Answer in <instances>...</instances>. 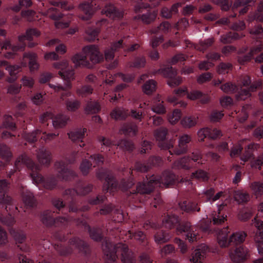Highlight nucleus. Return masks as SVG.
Wrapping results in <instances>:
<instances>
[{"instance_id": "0e129e2a", "label": "nucleus", "mask_w": 263, "mask_h": 263, "mask_svg": "<svg viewBox=\"0 0 263 263\" xmlns=\"http://www.w3.org/2000/svg\"><path fill=\"white\" fill-rule=\"evenodd\" d=\"M22 85L14 84L10 85L8 87L7 92L11 95L18 93L21 89Z\"/></svg>"}, {"instance_id": "338daca9", "label": "nucleus", "mask_w": 263, "mask_h": 263, "mask_svg": "<svg viewBox=\"0 0 263 263\" xmlns=\"http://www.w3.org/2000/svg\"><path fill=\"white\" fill-rule=\"evenodd\" d=\"M98 33L99 31L97 30L89 29L86 32V38L89 41H92L95 40Z\"/></svg>"}, {"instance_id": "c85d7f7f", "label": "nucleus", "mask_w": 263, "mask_h": 263, "mask_svg": "<svg viewBox=\"0 0 263 263\" xmlns=\"http://www.w3.org/2000/svg\"><path fill=\"white\" fill-rule=\"evenodd\" d=\"M0 128L1 129L6 128L13 131L15 129V124L12 117L9 115L5 116L3 124Z\"/></svg>"}, {"instance_id": "37998d69", "label": "nucleus", "mask_w": 263, "mask_h": 263, "mask_svg": "<svg viewBox=\"0 0 263 263\" xmlns=\"http://www.w3.org/2000/svg\"><path fill=\"white\" fill-rule=\"evenodd\" d=\"M236 86L231 82H227L222 84L220 88L224 92L227 93H233L236 89Z\"/></svg>"}, {"instance_id": "a211bd4d", "label": "nucleus", "mask_w": 263, "mask_h": 263, "mask_svg": "<svg viewBox=\"0 0 263 263\" xmlns=\"http://www.w3.org/2000/svg\"><path fill=\"white\" fill-rule=\"evenodd\" d=\"M261 85L260 81H258L253 84L249 87V90L241 88L240 91H238L236 95V98L238 100H245L250 96V91H253L257 88H259Z\"/></svg>"}, {"instance_id": "58836bf2", "label": "nucleus", "mask_w": 263, "mask_h": 263, "mask_svg": "<svg viewBox=\"0 0 263 263\" xmlns=\"http://www.w3.org/2000/svg\"><path fill=\"white\" fill-rule=\"evenodd\" d=\"M127 115L128 113L123 108H116L110 114L111 117L116 120L122 119Z\"/></svg>"}, {"instance_id": "5fc2aeb1", "label": "nucleus", "mask_w": 263, "mask_h": 263, "mask_svg": "<svg viewBox=\"0 0 263 263\" xmlns=\"http://www.w3.org/2000/svg\"><path fill=\"white\" fill-rule=\"evenodd\" d=\"M41 134V130H37L32 133L26 134L24 135V138L29 142H33L36 140V136L40 135Z\"/></svg>"}, {"instance_id": "ddd939ff", "label": "nucleus", "mask_w": 263, "mask_h": 263, "mask_svg": "<svg viewBox=\"0 0 263 263\" xmlns=\"http://www.w3.org/2000/svg\"><path fill=\"white\" fill-rule=\"evenodd\" d=\"M55 168L58 172V177L62 179L67 180L73 176V172L69 170L63 162H57Z\"/></svg>"}, {"instance_id": "1a4fd4ad", "label": "nucleus", "mask_w": 263, "mask_h": 263, "mask_svg": "<svg viewBox=\"0 0 263 263\" xmlns=\"http://www.w3.org/2000/svg\"><path fill=\"white\" fill-rule=\"evenodd\" d=\"M201 159V154L199 151H195L192 153V158L190 159L189 158H183L181 160L176 161L175 163V165L178 168H188L191 166V161L193 160L194 162H198Z\"/></svg>"}, {"instance_id": "052dcab7", "label": "nucleus", "mask_w": 263, "mask_h": 263, "mask_svg": "<svg viewBox=\"0 0 263 263\" xmlns=\"http://www.w3.org/2000/svg\"><path fill=\"white\" fill-rule=\"evenodd\" d=\"M212 78V74L211 73H203L198 77L197 81L199 84H203L210 81Z\"/></svg>"}, {"instance_id": "39448f33", "label": "nucleus", "mask_w": 263, "mask_h": 263, "mask_svg": "<svg viewBox=\"0 0 263 263\" xmlns=\"http://www.w3.org/2000/svg\"><path fill=\"white\" fill-rule=\"evenodd\" d=\"M229 258L234 263H243L250 257L249 249L241 246L230 250Z\"/></svg>"}, {"instance_id": "603ef678", "label": "nucleus", "mask_w": 263, "mask_h": 263, "mask_svg": "<svg viewBox=\"0 0 263 263\" xmlns=\"http://www.w3.org/2000/svg\"><path fill=\"white\" fill-rule=\"evenodd\" d=\"M50 17L54 20H56L57 21L55 22V26L58 29H62L67 28L69 26V23L68 22H62L61 21H58L59 18L62 17V15H59L58 16L55 15H50Z\"/></svg>"}, {"instance_id": "79ce46f5", "label": "nucleus", "mask_w": 263, "mask_h": 263, "mask_svg": "<svg viewBox=\"0 0 263 263\" xmlns=\"http://www.w3.org/2000/svg\"><path fill=\"white\" fill-rule=\"evenodd\" d=\"M242 36V34L239 35L238 33H229L226 35L221 36L220 40L223 43H230L233 39L236 40Z\"/></svg>"}, {"instance_id": "6e6d98bb", "label": "nucleus", "mask_w": 263, "mask_h": 263, "mask_svg": "<svg viewBox=\"0 0 263 263\" xmlns=\"http://www.w3.org/2000/svg\"><path fill=\"white\" fill-rule=\"evenodd\" d=\"M22 67L21 65L20 66L17 65H9L6 67V70L8 71L11 76H14L21 71Z\"/></svg>"}, {"instance_id": "b1692460", "label": "nucleus", "mask_w": 263, "mask_h": 263, "mask_svg": "<svg viewBox=\"0 0 263 263\" xmlns=\"http://www.w3.org/2000/svg\"><path fill=\"white\" fill-rule=\"evenodd\" d=\"M69 120V118L65 115H57L53 116L52 125L55 128H60L64 127Z\"/></svg>"}, {"instance_id": "f8f14e48", "label": "nucleus", "mask_w": 263, "mask_h": 263, "mask_svg": "<svg viewBox=\"0 0 263 263\" xmlns=\"http://www.w3.org/2000/svg\"><path fill=\"white\" fill-rule=\"evenodd\" d=\"M163 74L169 78L167 84L170 87H175L179 85L182 82V79L180 77L176 78L177 74L176 70L172 69V68H167L163 71Z\"/></svg>"}, {"instance_id": "412c9836", "label": "nucleus", "mask_w": 263, "mask_h": 263, "mask_svg": "<svg viewBox=\"0 0 263 263\" xmlns=\"http://www.w3.org/2000/svg\"><path fill=\"white\" fill-rule=\"evenodd\" d=\"M167 134V129L165 128H161L157 130L155 134V136L157 140L159 141V146L162 148H170L173 146L172 144L164 145L163 141L165 139Z\"/></svg>"}, {"instance_id": "09e8293b", "label": "nucleus", "mask_w": 263, "mask_h": 263, "mask_svg": "<svg viewBox=\"0 0 263 263\" xmlns=\"http://www.w3.org/2000/svg\"><path fill=\"white\" fill-rule=\"evenodd\" d=\"M170 239V237L168 235L164 234L163 232L160 231L157 233L155 235V240L157 243H163Z\"/></svg>"}, {"instance_id": "e2e57ef3", "label": "nucleus", "mask_w": 263, "mask_h": 263, "mask_svg": "<svg viewBox=\"0 0 263 263\" xmlns=\"http://www.w3.org/2000/svg\"><path fill=\"white\" fill-rule=\"evenodd\" d=\"M91 166V164L87 160H83L80 167L82 173L84 175L87 174Z\"/></svg>"}, {"instance_id": "bb28decb", "label": "nucleus", "mask_w": 263, "mask_h": 263, "mask_svg": "<svg viewBox=\"0 0 263 263\" xmlns=\"http://www.w3.org/2000/svg\"><path fill=\"white\" fill-rule=\"evenodd\" d=\"M151 108L153 111L158 114H163L166 112L163 101H161L159 96H157L153 100Z\"/></svg>"}, {"instance_id": "774afa93", "label": "nucleus", "mask_w": 263, "mask_h": 263, "mask_svg": "<svg viewBox=\"0 0 263 263\" xmlns=\"http://www.w3.org/2000/svg\"><path fill=\"white\" fill-rule=\"evenodd\" d=\"M202 93L198 90H192L187 93V98L191 100H195L202 97Z\"/></svg>"}, {"instance_id": "13d9d810", "label": "nucleus", "mask_w": 263, "mask_h": 263, "mask_svg": "<svg viewBox=\"0 0 263 263\" xmlns=\"http://www.w3.org/2000/svg\"><path fill=\"white\" fill-rule=\"evenodd\" d=\"M23 201L25 205L32 207L35 204V200L32 193H28L23 196Z\"/></svg>"}, {"instance_id": "f704fd0d", "label": "nucleus", "mask_w": 263, "mask_h": 263, "mask_svg": "<svg viewBox=\"0 0 263 263\" xmlns=\"http://www.w3.org/2000/svg\"><path fill=\"white\" fill-rule=\"evenodd\" d=\"M80 8L86 15V16H82L81 17L82 19L84 20L88 19V18L92 15L94 12L92 6L89 3L82 4L80 5Z\"/></svg>"}, {"instance_id": "69168bd1", "label": "nucleus", "mask_w": 263, "mask_h": 263, "mask_svg": "<svg viewBox=\"0 0 263 263\" xmlns=\"http://www.w3.org/2000/svg\"><path fill=\"white\" fill-rule=\"evenodd\" d=\"M45 95V93L42 94L40 92L36 93L31 98L32 102L35 105H40L42 104L44 100V96Z\"/></svg>"}, {"instance_id": "f3484780", "label": "nucleus", "mask_w": 263, "mask_h": 263, "mask_svg": "<svg viewBox=\"0 0 263 263\" xmlns=\"http://www.w3.org/2000/svg\"><path fill=\"white\" fill-rule=\"evenodd\" d=\"M191 137L186 134H184L180 137L178 140V145L175 150V153L177 155L181 154L185 152L187 149V144L191 141Z\"/></svg>"}, {"instance_id": "9b49d317", "label": "nucleus", "mask_w": 263, "mask_h": 263, "mask_svg": "<svg viewBox=\"0 0 263 263\" xmlns=\"http://www.w3.org/2000/svg\"><path fill=\"white\" fill-rule=\"evenodd\" d=\"M9 189V183L5 179L0 180V203L4 204H10L12 198L7 194Z\"/></svg>"}, {"instance_id": "aec40b11", "label": "nucleus", "mask_w": 263, "mask_h": 263, "mask_svg": "<svg viewBox=\"0 0 263 263\" xmlns=\"http://www.w3.org/2000/svg\"><path fill=\"white\" fill-rule=\"evenodd\" d=\"M252 223L257 229L254 238L255 242H262L263 241V221L255 217L252 220Z\"/></svg>"}, {"instance_id": "49530a36", "label": "nucleus", "mask_w": 263, "mask_h": 263, "mask_svg": "<svg viewBox=\"0 0 263 263\" xmlns=\"http://www.w3.org/2000/svg\"><path fill=\"white\" fill-rule=\"evenodd\" d=\"M31 176L33 181L36 184L43 183V185L47 189H51L53 187V186L48 185L47 183L44 182V178L40 174L31 173Z\"/></svg>"}, {"instance_id": "ea45409f", "label": "nucleus", "mask_w": 263, "mask_h": 263, "mask_svg": "<svg viewBox=\"0 0 263 263\" xmlns=\"http://www.w3.org/2000/svg\"><path fill=\"white\" fill-rule=\"evenodd\" d=\"M103 12L107 16L115 18L118 17L119 13L117 11L114 6L112 5H109L106 6L103 10Z\"/></svg>"}, {"instance_id": "dca6fc26", "label": "nucleus", "mask_w": 263, "mask_h": 263, "mask_svg": "<svg viewBox=\"0 0 263 263\" xmlns=\"http://www.w3.org/2000/svg\"><path fill=\"white\" fill-rule=\"evenodd\" d=\"M87 129L85 128H80L71 130L68 133L69 138L73 142H83L85 134Z\"/></svg>"}, {"instance_id": "3c124183", "label": "nucleus", "mask_w": 263, "mask_h": 263, "mask_svg": "<svg viewBox=\"0 0 263 263\" xmlns=\"http://www.w3.org/2000/svg\"><path fill=\"white\" fill-rule=\"evenodd\" d=\"M157 15L155 12L152 13L147 12L143 14L141 16L142 21L145 24H149L155 20Z\"/></svg>"}, {"instance_id": "4d7b16f0", "label": "nucleus", "mask_w": 263, "mask_h": 263, "mask_svg": "<svg viewBox=\"0 0 263 263\" xmlns=\"http://www.w3.org/2000/svg\"><path fill=\"white\" fill-rule=\"evenodd\" d=\"M22 16L28 21L35 20V13L34 11L27 10L21 12Z\"/></svg>"}, {"instance_id": "c03bdc74", "label": "nucleus", "mask_w": 263, "mask_h": 263, "mask_svg": "<svg viewBox=\"0 0 263 263\" xmlns=\"http://www.w3.org/2000/svg\"><path fill=\"white\" fill-rule=\"evenodd\" d=\"M250 187L256 196L263 194V183L255 182L251 184Z\"/></svg>"}, {"instance_id": "f03ea898", "label": "nucleus", "mask_w": 263, "mask_h": 263, "mask_svg": "<svg viewBox=\"0 0 263 263\" xmlns=\"http://www.w3.org/2000/svg\"><path fill=\"white\" fill-rule=\"evenodd\" d=\"M175 179V176L170 172H165L160 177L153 176L148 182L139 183L137 185V192L140 194L149 193L155 187L161 186L162 185L168 186L174 182Z\"/></svg>"}, {"instance_id": "5701e85b", "label": "nucleus", "mask_w": 263, "mask_h": 263, "mask_svg": "<svg viewBox=\"0 0 263 263\" xmlns=\"http://www.w3.org/2000/svg\"><path fill=\"white\" fill-rule=\"evenodd\" d=\"M229 232L227 229H223L218 234L217 242L219 246L221 248L227 247L230 242V239L228 240V233Z\"/></svg>"}, {"instance_id": "a19ab883", "label": "nucleus", "mask_w": 263, "mask_h": 263, "mask_svg": "<svg viewBox=\"0 0 263 263\" xmlns=\"http://www.w3.org/2000/svg\"><path fill=\"white\" fill-rule=\"evenodd\" d=\"M100 109V106L98 103H88L85 108V111L87 114H93L99 111Z\"/></svg>"}, {"instance_id": "2eb2a0df", "label": "nucleus", "mask_w": 263, "mask_h": 263, "mask_svg": "<svg viewBox=\"0 0 263 263\" xmlns=\"http://www.w3.org/2000/svg\"><path fill=\"white\" fill-rule=\"evenodd\" d=\"M36 157L39 163L42 165H48L51 160L50 152L44 147L39 149Z\"/></svg>"}, {"instance_id": "a878e982", "label": "nucleus", "mask_w": 263, "mask_h": 263, "mask_svg": "<svg viewBox=\"0 0 263 263\" xmlns=\"http://www.w3.org/2000/svg\"><path fill=\"white\" fill-rule=\"evenodd\" d=\"M40 35V32L35 29H30L26 31V35H22L18 36V41L20 44H25V40L30 41L34 37H37Z\"/></svg>"}, {"instance_id": "9d476101", "label": "nucleus", "mask_w": 263, "mask_h": 263, "mask_svg": "<svg viewBox=\"0 0 263 263\" xmlns=\"http://www.w3.org/2000/svg\"><path fill=\"white\" fill-rule=\"evenodd\" d=\"M199 138L203 140L204 138L208 137L211 139H216L221 136V132L215 128L205 127L200 129L197 133Z\"/></svg>"}, {"instance_id": "e433bc0d", "label": "nucleus", "mask_w": 263, "mask_h": 263, "mask_svg": "<svg viewBox=\"0 0 263 263\" xmlns=\"http://www.w3.org/2000/svg\"><path fill=\"white\" fill-rule=\"evenodd\" d=\"M234 198L239 203H241L247 202L250 199V196L246 192L238 191L235 193Z\"/></svg>"}, {"instance_id": "6e6552de", "label": "nucleus", "mask_w": 263, "mask_h": 263, "mask_svg": "<svg viewBox=\"0 0 263 263\" xmlns=\"http://www.w3.org/2000/svg\"><path fill=\"white\" fill-rule=\"evenodd\" d=\"M26 59L29 60L28 66L30 72L37 71L39 69L40 64L37 61V55L36 54L31 52L25 53L21 61V66L23 67H26L27 65Z\"/></svg>"}, {"instance_id": "20e7f679", "label": "nucleus", "mask_w": 263, "mask_h": 263, "mask_svg": "<svg viewBox=\"0 0 263 263\" xmlns=\"http://www.w3.org/2000/svg\"><path fill=\"white\" fill-rule=\"evenodd\" d=\"M1 47V53L4 57L7 59L13 58L17 52L24 50L26 45L20 44L18 45H12L9 40H6L0 44Z\"/></svg>"}, {"instance_id": "393cba45", "label": "nucleus", "mask_w": 263, "mask_h": 263, "mask_svg": "<svg viewBox=\"0 0 263 263\" xmlns=\"http://www.w3.org/2000/svg\"><path fill=\"white\" fill-rule=\"evenodd\" d=\"M71 61L76 66H87L89 62L87 61L86 55L82 53H77L71 58Z\"/></svg>"}, {"instance_id": "c756f323", "label": "nucleus", "mask_w": 263, "mask_h": 263, "mask_svg": "<svg viewBox=\"0 0 263 263\" xmlns=\"http://www.w3.org/2000/svg\"><path fill=\"white\" fill-rule=\"evenodd\" d=\"M65 82L64 85L62 86L59 84H48L49 87L52 89L55 92H59L62 90H67L70 89L72 87L71 83V81H64Z\"/></svg>"}, {"instance_id": "7c9ffc66", "label": "nucleus", "mask_w": 263, "mask_h": 263, "mask_svg": "<svg viewBox=\"0 0 263 263\" xmlns=\"http://www.w3.org/2000/svg\"><path fill=\"white\" fill-rule=\"evenodd\" d=\"M181 116V111L176 109L167 115V120L170 124L175 125L180 120Z\"/></svg>"}, {"instance_id": "72a5a7b5", "label": "nucleus", "mask_w": 263, "mask_h": 263, "mask_svg": "<svg viewBox=\"0 0 263 263\" xmlns=\"http://www.w3.org/2000/svg\"><path fill=\"white\" fill-rule=\"evenodd\" d=\"M156 90V82L153 80H148L143 85L142 91L146 95H150Z\"/></svg>"}, {"instance_id": "f257e3e1", "label": "nucleus", "mask_w": 263, "mask_h": 263, "mask_svg": "<svg viewBox=\"0 0 263 263\" xmlns=\"http://www.w3.org/2000/svg\"><path fill=\"white\" fill-rule=\"evenodd\" d=\"M102 249L107 263H116L117 253H120L121 254L122 261L123 263L135 262L133 254L128 251L126 245L118 243L113 247L110 242L106 241L104 244H103Z\"/></svg>"}, {"instance_id": "4468645a", "label": "nucleus", "mask_w": 263, "mask_h": 263, "mask_svg": "<svg viewBox=\"0 0 263 263\" xmlns=\"http://www.w3.org/2000/svg\"><path fill=\"white\" fill-rule=\"evenodd\" d=\"M208 247L204 244L199 246L192 253L190 260L193 262H201L207 252Z\"/></svg>"}, {"instance_id": "bf43d9fd", "label": "nucleus", "mask_w": 263, "mask_h": 263, "mask_svg": "<svg viewBox=\"0 0 263 263\" xmlns=\"http://www.w3.org/2000/svg\"><path fill=\"white\" fill-rule=\"evenodd\" d=\"M192 178H195L199 180L205 181L208 179V176L206 172L203 171L199 170L195 173H192Z\"/></svg>"}, {"instance_id": "a18cd8bd", "label": "nucleus", "mask_w": 263, "mask_h": 263, "mask_svg": "<svg viewBox=\"0 0 263 263\" xmlns=\"http://www.w3.org/2000/svg\"><path fill=\"white\" fill-rule=\"evenodd\" d=\"M11 157L9 148L6 145H0V157L8 160Z\"/></svg>"}, {"instance_id": "4be33fe9", "label": "nucleus", "mask_w": 263, "mask_h": 263, "mask_svg": "<svg viewBox=\"0 0 263 263\" xmlns=\"http://www.w3.org/2000/svg\"><path fill=\"white\" fill-rule=\"evenodd\" d=\"M198 121V118L195 116L184 117L180 121L182 126L185 128H190L195 126Z\"/></svg>"}, {"instance_id": "864d4df0", "label": "nucleus", "mask_w": 263, "mask_h": 263, "mask_svg": "<svg viewBox=\"0 0 263 263\" xmlns=\"http://www.w3.org/2000/svg\"><path fill=\"white\" fill-rule=\"evenodd\" d=\"M122 130L125 134L135 135L137 132V126L135 125H127L122 127Z\"/></svg>"}, {"instance_id": "2f4dec72", "label": "nucleus", "mask_w": 263, "mask_h": 263, "mask_svg": "<svg viewBox=\"0 0 263 263\" xmlns=\"http://www.w3.org/2000/svg\"><path fill=\"white\" fill-rule=\"evenodd\" d=\"M81 102L77 99H68L65 101V106L67 110L76 111L80 107Z\"/></svg>"}, {"instance_id": "680f3d73", "label": "nucleus", "mask_w": 263, "mask_h": 263, "mask_svg": "<svg viewBox=\"0 0 263 263\" xmlns=\"http://www.w3.org/2000/svg\"><path fill=\"white\" fill-rule=\"evenodd\" d=\"M99 141L102 145V149L103 151L107 150L110 151V147L111 145V142L108 139H107L104 137H100L99 138Z\"/></svg>"}, {"instance_id": "423d86ee", "label": "nucleus", "mask_w": 263, "mask_h": 263, "mask_svg": "<svg viewBox=\"0 0 263 263\" xmlns=\"http://www.w3.org/2000/svg\"><path fill=\"white\" fill-rule=\"evenodd\" d=\"M82 52L93 64H97L103 61V55L97 46L91 45L85 46L82 49Z\"/></svg>"}, {"instance_id": "de8ad7c7", "label": "nucleus", "mask_w": 263, "mask_h": 263, "mask_svg": "<svg viewBox=\"0 0 263 263\" xmlns=\"http://www.w3.org/2000/svg\"><path fill=\"white\" fill-rule=\"evenodd\" d=\"M177 221V218L175 216H168L163 219V224L167 228H171L173 225Z\"/></svg>"}, {"instance_id": "cd10ccee", "label": "nucleus", "mask_w": 263, "mask_h": 263, "mask_svg": "<svg viewBox=\"0 0 263 263\" xmlns=\"http://www.w3.org/2000/svg\"><path fill=\"white\" fill-rule=\"evenodd\" d=\"M247 234L242 231L236 232L233 233L230 236V242L234 244L242 243L246 238Z\"/></svg>"}, {"instance_id": "6ab92c4d", "label": "nucleus", "mask_w": 263, "mask_h": 263, "mask_svg": "<svg viewBox=\"0 0 263 263\" xmlns=\"http://www.w3.org/2000/svg\"><path fill=\"white\" fill-rule=\"evenodd\" d=\"M23 163L25 164L28 168L33 171L39 169V166L35 165L33 161L26 155H22L17 159L15 163V166L16 168H18L19 166Z\"/></svg>"}, {"instance_id": "7ed1b4c3", "label": "nucleus", "mask_w": 263, "mask_h": 263, "mask_svg": "<svg viewBox=\"0 0 263 263\" xmlns=\"http://www.w3.org/2000/svg\"><path fill=\"white\" fill-rule=\"evenodd\" d=\"M52 67L59 70V74L63 81H72L74 79V72L72 67L69 65L66 60L54 62Z\"/></svg>"}, {"instance_id": "c9c22d12", "label": "nucleus", "mask_w": 263, "mask_h": 263, "mask_svg": "<svg viewBox=\"0 0 263 263\" xmlns=\"http://www.w3.org/2000/svg\"><path fill=\"white\" fill-rule=\"evenodd\" d=\"M20 81L21 82L20 85L28 88H32L35 83V80L32 77L26 75L23 76Z\"/></svg>"}, {"instance_id": "0eeeda50", "label": "nucleus", "mask_w": 263, "mask_h": 263, "mask_svg": "<svg viewBox=\"0 0 263 263\" xmlns=\"http://www.w3.org/2000/svg\"><path fill=\"white\" fill-rule=\"evenodd\" d=\"M195 229V227H191L190 223L186 222L179 225L177 228V232L178 234L184 233L186 239L190 242H193L199 238L197 234L194 232Z\"/></svg>"}, {"instance_id": "8fccbe9b", "label": "nucleus", "mask_w": 263, "mask_h": 263, "mask_svg": "<svg viewBox=\"0 0 263 263\" xmlns=\"http://www.w3.org/2000/svg\"><path fill=\"white\" fill-rule=\"evenodd\" d=\"M232 65L230 63H221L217 68V72L220 74L228 73L231 70Z\"/></svg>"}, {"instance_id": "4c0bfd02", "label": "nucleus", "mask_w": 263, "mask_h": 263, "mask_svg": "<svg viewBox=\"0 0 263 263\" xmlns=\"http://www.w3.org/2000/svg\"><path fill=\"white\" fill-rule=\"evenodd\" d=\"M180 208L187 212L191 211H199L200 208L197 207V204L193 202L187 203L186 201H184L179 204Z\"/></svg>"}, {"instance_id": "473e14b6", "label": "nucleus", "mask_w": 263, "mask_h": 263, "mask_svg": "<svg viewBox=\"0 0 263 263\" xmlns=\"http://www.w3.org/2000/svg\"><path fill=\"white\" fill-rule=\"evenodd\" d=\"M93 92V88L88 85H84L79 87L76 90L77 95L80 97H86L91 94Z\"/></svg>"}]
</instances>
